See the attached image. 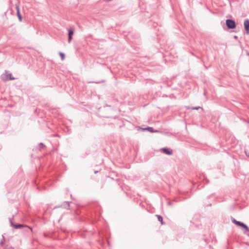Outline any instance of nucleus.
Instances as JSON below:
<instances>
[{
    "label": "nucleus",
    "mask_w": 249,
    "mask_h": 249,
    "mask_svg": "<svg viewBox=\"0 0 249 249\" xmlns=\"http://www.w3.org/2000/svg\"><path fill=\"white\" fill-rule=\"evenodd\" d=\"M60 207H61V205H59V206H55L54 208L56 209V208H60Z\"/></svg>",
    "instance_id": "16"
},
{
    "label": "nucleus",
    "mask_w": 249,
    "mask_h": 249,
    "mask_svg": "<svg viewBox=\"0 0 249 249\" xmlns=\"http://www.w3.org/2000/svg\"><path fill=\"white\" fill-rule=\"evenodd\" d=\"M1 77L2 80L5 81L15 79V78L12 76V74L8 73L7 71H5V73L2 75Z\"/></svg>",
    "instance_id": "1"
},
{
    "label": "nucleus",
    "mask_w": 249,
    "mask_h": 249,
    "mask_svg": "<svg viewBox=\"0 0 249 249\" xmlns=\"http://www.w3.org/2000/svg\"><path fill=\"white\" fill-rule=\"evenodd\" d=\"M226 24L227 27L230 29H233L236 27V24L234 20L231 19H228L226 20Z\"/></svg>",
    "instance_id": "2"
},
{
    "label": "nucleus",
    "mask_w": 249,
    "mask_h": 249,
    "mask_svg": "<svg viewBox=\"0 0 249 249\" xmlns=\"http://www.w3.org/2000/svg\"><path fill=\"white\" fill-rule=\"evenodd\" d=\"M231 221L232 222V223H233L234 224H235L236 225H237V223H238V222H239L238 221H237L233 218H232L231 219Z\"/></svg>",
    "instance_id": "13"
},
{
    "label": "nucleus",
    "mask_w": 249,
    "mask_h": 249,
    "mask_svg": "<svg viewBox=\"0 0 249 249\" xmlns=\"http://www.w3.org/2000/svg\"><path fill=\"white\" fill-rule=\"evenodd\" d=\"M201 107H192L191 108V109L192 110H198L199 108H200Z\"/></svg>",
    "instance_id": "14"
},
{
    "label": "nucleus",
    "mask_w": 249,
    "mask_h": 249,
    "mask_svg": "<svg viewBox=\"0 0 249 249\" xmlns=\"http://www.w3.org/2000/svg\"><path fill=\"white\" fill-rule=\"evenodd\" d=\"M244 25L247 34H249V19H246L244 21Z\"/></svg>",
    "instance_id": "3"
},
{
    "label": "nucleus",
    "mask_w": 249,
    "mask_h": 249,
    "mask_svg": "<svg viewBox=\"0 0 249 249\" xmlns=\"http://www.w3.org/2000/svg\"><path fill=\"white\" fill-rule=\"evenodd\" d=\"M161 150L164 153L168 155H170L172 153V151L170 150L168 148H163L161 149Z\"/></svg>",
    "instance_id": "8"
},
{
    "label": "nucleus",
    "mask_w": 249,
    "mask_h": 249,
    "mask_svg": "<svg viewBox=\"0 0 249 249\" xmlns=\"http://www.w3.org/2000/svg\"><path fill=\"white\" fill-rule=\"evenodd\" d=\"M98 172V171H95V173H97Z\"/></svg>",
    "instance_id": "21"
},
{
    "label": "nucleus",
    "mask_w": 249,
    "mask_h": 249,
    "mask_svg": "<svg viewBox=\"0 0 249 249\" xmlns=\"http://www.w3.org/2000/svg\"><path fill=\"white\" fill-rule=\"evenodd\" d=\"M247 55H248L249 56V52H247Z\"/></svg>",
    "instance_id": "20"
},
{
    "label": "nucleus",
    "mask_w": 249,
    "mask_h": 249,
    "mask_svg": "<svg viewBox=\"0 0 249 249\" xmlns=\"http://www.w3.org/2000/svg\"><path fill=\"white\" fill-rule=\"evenodd\" d=\"M39 146L40 148H42L45 146L44 144L43 143H40Z\"/></svg>",
    "instance_id": "15"
},
{
    "label": "nucleus",
    "mask_w": 249,
    "mask_h": 249,
    "mask_svg": "<svg viewBox=\"0 0 249 249\" xmlns=\"http://www.w3.org/2000/svg\"><path fill=\"white\" fill-rule=\"evenodd\" d=\"M237 37H237V36H234V38L235 39H237Z\"/></svg>",
    "instance_id": "18"
},
{
    "label": "nucleus",
    "mask_w": 249,
    "mask_h": 249,
    "mask_svg": "<svg viewBox=\"0 0 249 249\" xmlns=\"http://www.w3.org/2000/svg\"><path fill=\"white\" fill-rule=\"evenodd\" d=\"M59 55L61 56V58L62 60H63L65 58V54L64 53L60 52L59 53Z\"/></svg>",
    "instance_id": "12"
},
{
    "label": "nucleus",
    "mask_w": 249,
    "mask_h": 249,
    "mask_svg": "<svg viewBox=\"0 0 249 249\" xmlns=\"http://www.w3.org/2000/svg\"><path fill=\"white\" fill-rule=\"evenodd\" d=\"M10 224L11 226L14 227L15 229H20L22 227H23L24 226L22 224H14L11 219H10Z\"/></svg>",
    "instance_id": "6"
},
{
    "label": "nucleus",
    "mask_w": 249,
    "mask_h": 249,
    "mask_svg": "<svg viewBox=\"0 0 249 249\" xmlns=\"http://www.w3.org/2000/svg\"><path fill=\"white\" fill-rule=\"evenodd\" d=\"M61 207L62 208H65V209H69V207H70V203H69V201H65V202H64L61 205Z\"/></svg>",
    "instance_id": "7"
},
{
    "label": "nucleus",
    "mask_w": 249,
    "mask_h": 249,
    "mask_svg": "<svg viewBox=\"0 0 249 249\" xmlns=\"http://www.w3.org/2000/svg\"><path fill=\"white\" fill-rule=\"evenodd\" d=\"M156 216H157L158 220L161 222V224H163L162 217L160 215L157 214L156 215Z\"/></svg>",
    "instance_id": "10"
},
{
    "label": "nucleus",
    "mask_w": 249,
    "mask_h": 249,
    "mask_svg": "<svg viewBox=\"0 0 249 249\" xmlns=\"http://www.w3.org/2000/svg\"><path fill=\"white\" fill-rule=\"evenodd\" d=\"M73 31L72 29H70L68 30V42L70 43L72 38V35H73Z\"/></svg>",
    "instance_id": "4"
},
{
    "label": "nucleus",
    "mask_w": 249,
    "mask_h": 249,
    "mask_svg": "<svg viewBox=\"0 0 249 249\" xmlns=\"http://www.w3.org/2000/svg\"><path fill=\"white\" fill-rule=\"evenodd\" d=\"M237 226L245 229L247 231L249 232V227L244 223L239 221L238 223H237Z\"/></svg>",
    "instance_id": "5"
},
{
    "label": "nucleus",
    "mask_w": 249,
    "mask_h": 249,
    "mask_svg": "<svg viewBox=\"0 0 249 249\" xmlns=\"http://www.w3.org/2000/svg\"><path fill=\"white\" fill-rule=\"evenodd\" d=\"M144 130H146L149 131L151 132H159L158 130H155L152 127H147V128H145Z\"/></svg>",
    "instance_id": "9"
},
{
    "label": "nucleus",
    "mask_w": 249,
    "mask_h": 249,
    "mask_svg": "<svg viewBox=\"0 0 249 249\" xmlns=\"http://www.w3.org/2000/svg\"><path fill=\"white\" fill-rule=\"evenodd\" d=\"M17 14H18V17L19 18V20L21 21V20H22V17H21V15L19 13L18 9V13H17Z\"/></svg>",
    "instance_id": "11"
},
{
    "label": "nucleus",
    "mask_w": 249,
    "mask_h": 249,
    "mask_svg": "<svg viewBox=\"0 0 249 249\" xmlns=\"http://www.w3.org/2000/svg\"><path fill=\"white\" fill-rule=\"evenodd\" d=\"M245 153L246 156L249 157V154H248L246 151H245Z\"/></svg>",
    "instance_id": "17"
},
{
    "label": "nucleus",
    "mask_w": 249,
    "mask_h": 249,
    "mask_svg": "<svg viewBox=\"0 0 249 249\" xmlns=\"http://www.w3.org/2000/svg\"><path fill=\"white\" fill-rule=\"evenodd\" d=\"M28 227V228H29V229L31 231H32V228H30V227Z\"/></svg>",
    "instance_id": "19"
}]
</instances>
